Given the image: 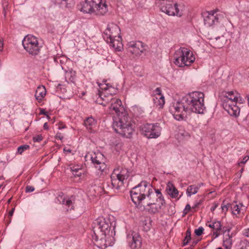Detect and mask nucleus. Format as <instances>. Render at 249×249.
<instances>
[{"mask_svg":"<svg viewBox=\"0 0 249 249\" xmlns=\"http://www.w3.org/2000/svg\"><path fill=\"white\" fill-rule=\"evenodd\" d=\"M112 227L113 230L114 226L112 225L109 219L103 217H99L93 222L92 228L93 234L92 235V237L95 242V245L99 248L105 249L111 246V243L107 239L109 237Z\"/></svg>","mask_w":249,"mask_h":249,"instance_id":"nucleus-1","label":"nucleus"},{"mask_svg":"<svg viewBox=\"0 0 249 249\" xmlns=\"http://www.w3.org/2000/svg\"><path fill=\"white\" fill-rule=\"evenodd\" d=\"M116 116L112 124L114 131L126 138H130L134 132V125L127 110H115Z\"/></svg>","mask_w":249,"mask_h":249,"instance_id":"nucleus-2","label":"nucleus"},{"mask_svg":"<svg viewBox=\"0 0 249 249\" xmlns=\"http://www.w3.org/2000/svg\"><path fill=\"white\" fill-rule=\"evenodd\" d=\"M152 189L151 184L145 181H142L130 191L132 201L138 209L142 210L145 209L147 197L149 196Z\"/></svg>","mask_w":249,"mask_h":249,"instance_id":"nucleus-3","label":"nucleus"},{"mask_svg":"<svg viewBox=\"0 0 249 249\" xmlns=\"http://www.w3.org/2000/svg\"><path fill=\"white\" fill-rule=\"evenodd\" d=\"M166 206V201L160 189L152 188L147 201L145 209L150 214L160 213Z\"/></svg>","mask_w":249,"mask_h":249,"instance_id":"nucleus-4","label":"nucleus"},{"mask_svg":"<svg viewBox=\"0 0 249 249\" xmlns=\"http://www.w3.org/2000/svg\"><path fill=\"white\" fill-rule=\"evenodd\" d=\"M204 98V94L201 92L189 93L174 104L175 109H205Z\"/></svg>","mask_w":249,"mask_h":249,"instance_id":"nucleus-5","label":"nucleus"},{"mask_svg":"<svg viewBox=\"0 0 249 249\" xmlns=\"http://www.w3.org/2000/svg\"><path fill=\"white\" fill-rule=\"evenodd\" d=\"M77 7L84 13H93L98 16L104 15L107 12V5L103 0H85Z\"/></svg>","mask_w":249,"mask_h":249,"instance_id":"nucleus-6","label":"nucleus"},{"mask_svg":"<svg viewBox=\"0 0 249 249\" xmlns=\"http://www.w3.org/2000/svg\"><path fill=\"white\" fill-rule=\"evenodd\" d=\"M120 32V29L117 25L114 23L109 24L104 32V38L114 48H119L122 45L120 41L121 40Z\"/></svg>","mask_w":249,"mask_h":249,"instance_id":"nucleus-7","label":"nucleus"},{"mask_svg":"<svg viewBox=\"0 0 249 249\" xmlns=\"http://www.w3.org/2000/svg\"><path fill=\"white\" fill-rule=\"evenodd\" d=\"M174 57L175 64L180 67L190 66L195 60L193 53L188 49L184 47H181L176 51Z\"/></svg>","mask_w":249,"mask_h":249,"instance_id":"nucleus-8","label":"nucleus"},{"mask_svg":"<svg viewBox=\"0 0 249 249\" xmlns=\"http://www.w3.org/2000/svg\"><path fill=\"white\" fill-rule=\"evenodd\" d=\"M129 172L127 169L118 167L113 170L110 178L112 187L118 190L124 184V181L129 177Z\"/></svg>","mask_w":249,"mask_h":249,"instance_id":"nucleus-9","label":"nucleus"},{"mask_svg":"<svg viewBox=\"0 0 249 249\" xmlns=\"http://www.w3.org/2000/svg\"><path fill=\"white\" fill-rule=\"evenodd\" d=\"M22 43L24 49L30 54L35 56L39 54L41 47L39 46L36 37L31 35H27L23 39Z\"/></svg>","mask_w":249,"mask_h":249,"instance_id":"nucleus-10","label":"nucleus"},{"mask_svg":"<svg viewBox=\"0 0 249 249\" xmlns=\"http://www.w3.org/2000/svg\"><path fill=\"white\" fill-rule=\"evenodd\" d=\"M141 133L148 139H156L161 134V127L159 124H146L140 127Z\"/></svg>","mask_w":249,"mask_h":249,"instance_id":"nucleus-11","label":"nucleus"},{"mask_svg":"<svg viewBox=\"0 0 249 249\" xmlns=\"http://www.w3.org/2000/svg\"><path fill=\"white\" fill-rule=\"evenodd\" d=\"M225 102L223 103L224 109H233V107H236L237 102L240 98V101H241V98L239 96V94L236 91H230L227 92L225 95Z\"/></svg>","mask_w":249,"mask_h":249,"instance_id":"nucleus-12","label":"nucleus"},{"mask_svg":"<svg viewBox=\"0 0 249 249\" xmlns=\"http://www.w3.org/2000/svg\"><path fill=\"white\" fill-rule=\"evenodd\" d=\"M162 12L169 16H175L180 17L182 15V11H180L178 7V4L172 1H167L165 5L161 6Z\"/></svg>","mask_w":249,"mask_h":249,"instance_id":"nucleus-13","label":"nucleus"},{"mask_svg":"<svg viewBox=\"0 0 249 249\" xmlns=\"http://www.w3.org/2000/svg\"><path fill=\"white\" fill-rule=\"evenodd\" d=\"M127 242L131 249H138L141 247V239L139 234L134 231H130L127 235Z\"/></svg>","mask_w":249,"mask_h":249,"instance_id":"nucleus-14","label":"nucleus"},{"mask_svg":"<svg viewBox=\"0 0 249 249\" xmlns=\"http://www.w3.org/2000/svg\"><path fill=\"white\" fill-rule=\"evenodd\" d=\"M90 160L95 167L102 173L104 172L106 169L107 165L105 163L104 156L102 154L94 153L91 156Z\"/></svg>","mask_w":249,"mask_h":249,"instance_id":"nucleus-15","label":"nucleus"},{"mask_svg":"<svg viewBox=\"0 0 249 249\" xmlns=\"http://www.w3.org/2000/svg\"><path fill=\"white\" fill-rule=\"evenodd\" d=\"M204 24L207 27H210L217 24L219 22V18L216 12L213 11L203 13Z\"/></svg>","mask_w":249,"mask_h":249,"instance_id":"nucleus-16","label":"nucleus"},{"mask_svg":"<svg viewBox=\"0 0 249 249\" xmlns=\"http://www.w3.org/2000/svg\"><path fill=\"white\" fill-rule=\"evenodd\" d=\"M128 50L135 56H139L144 53L145 49L143 48L142 43L141 41H137L130 43L128 46Z\"/></svg>","mask_w":249,"mask_h":249,"instance_id":"nucleus-17","label":"nucleus"},{"mask_svg":"<svg viewBox=\"0 0 249 249\" xmlns=\"http://www.w3.org/2000/svg\"><path fill=\"white\" fill-rule=\"evenodd\" d=\"M155 96L153 98L154 105L156 107L160 109L163 107L165 104L164 96L161 93L160 88H157L154 91Z\"/></svg>","mask_w":249,"mask_h":249,"instance_id":"nucleus-18","label":"nucleus"},{"mask_svg":"<svg viewBox=\"0 0 249 249\" xmlns=\"http://www.w3.org/2000/svg\"><path fill=\"white\" fill-rule=\"evenodd\" d=\"M230 208L232 215L236 217H239L244 215L245 207L241 203L237 204L232 203L230 204Z\"/></svg>","mask_w":249,"mask_h":249,"instance_id":"nucleus-19","label":"nucleus"},{"mask_svg":"<svg viewBox=\"0 0 249 249\" xmlns=\"http://www.w3.org/2000/svg\"><path fill=\"white\" fill-rule=\"evenodd\" d=\"M99 86L100 89L105 91L107 94L113 95L116 94L117 93V89L112 87L109 83L100 84Z\"/></svg>","mask_w":249,"mask_h":249,"instance_id":"nucleus-20","label":"nucleus"},{"mask_svg":"<svg viewBox=\"0 0 249 249\" xmlns=\"http://www.w3.org/2000/svg\"><path fill=\"white\" fill-rule=\"evenodd\" d=\"M46 93V89L43 86H39L36 89L35 96L39 103L41 102Z\"/></svg>","mask_w":249,"mask_h":249,"instance_id":"nucleus-21","label":"nucleus"},{"mask_svg":"<svg viewBox=\"0 0 249 249\" xmlns=\"http://www.w3.org/2000/svg\"><path fill=\"white\" fill-rule=\"evenodd\" d=\"M225 43V39L223 36L217 37L213 39H212L211 43L213 46L215 48H221Z\"/></svg>","mask_w":249,"mask_h":249,"instance_id":"nucleus-22","label":"nucleus"},{"mask_svg":"<svg viewBox=\"0 0 249 249\" xmlns=\"http://www.w3.org/2000/svg\"><path fill=\"white\" fill-rule=\"evenodd\" d=\"M166 191L170 196L172 198H176L178 195V191L176 187L171 183H168L167 186Z\"/></svg>","mask_w":249,"mask_h":249,"instance_id":"nucleus-23","label":"nucleus"},{"mask_svg":"<svg viewBox=\"0 0 249 249\" xmlns=\"http://www.w3.org/2000/svg\"><path fill=\"white\" fill-rule=\"evenodd\" d=\"M172 113L174 118L178 121L183 120L186 117V110H175Z\"/></svg>","mask_w":249,"mask_h":249,"instance_id":"nucleus-24","label":"nucleus"},{"mask_svg":"<svg viewBox=\"0 0 249 249\" xmlns=\"http://www.w3.org/2000/svg\"><path fill=\"white\" fill-rule=\"evenodd\" d=\"M66 81L69 82H74L75 78V72L72 70L67 71L65 72Z\"/></svg>","mask_w":249,"mask_h":249,"instance_id":"nucleus-25","label":"nucleus"},{"mask_svg":"<svg viewBox=\"0 0 249 249\" xmlns=\"http://www.w3.org/2000/svg\"><path fill=\"white\" fill-rule=\"evenodd\" d=\"M198 192V187L196 185H191L188 187L186 190L187 196L190 197L192 195L196 194Z\"/></svg>","mask_w":249,"mask_h":249,"instance_id":"nucleus-26","label":"nucleus"},{"mask_svg":"<svg viewBox=\"0 0 249 249\" xmlns=\"http://www.w3.org/2000/svg\"><path fill=\"white\" fill-rule=\"evenodd\" d=\"M206 225L216 231H221L222 230V225L220 221H214L209 224L207 223Z\"/></svg>","mask_w":249,"mask_h":249,"instance_id":"nucleus-27","label":"nucleus"},{"mask_svg":"<svg viewBox=\"0 0 249 249\" xmlns=\"http://www.w3.org/2000/svg\"><path fill=\"white\" fill-rule=\"evenodd\" d=\"M62 204L68 207V211L73 210V203L71 198H64L61 202Z\"/></svg>","mask_w":249,"mask_h":249,"instance_id":"nucleus-28","label":"nucleus"},{"mask_svg":"<svg viewBox=\"0 0 249 249\" xmlns=\"http://www.w3.org/2000/svg\"><path fill=\"white\" fill-rule=\"evenodd\" d=\"M95 120L92 117L87 118L84 122L85 126L87 127V129H90L91 127L95 125Z\"/></svg>","mask_w":249,"mask_h":249,"instance_id":"nucleus-29","label":"nucleus"},{"mask_svg":"<svg viewBox=\"0 0 249 249\" xmlns=\"http://www.w3.org/2000/svg\"><path fill=\"white\" fill-rule=\"evenodd\" d=\"M232 245V239L231 237L229 236L223 240V246L226 249H230Z\"/></svg>","mask_w":249,"mask_h":249,"instance_id":"nucleus-30","label":"nucleus"},{"mask_svg":"<svg viewBox=\"0 0 249 249\" xmlns=\"http://www.w3.org/2000/svg\"><path fill=\"white\" fill-rule=\"evenodd\" d=\"M239 246V249H249V242L247 239L241 240Z\"/></svg>","mask_w":249,"mask_h":249,"instance_id":"nucleus-31","label":"nucleus"},{"mask_svg":"<svg viewBox=\"0 0 249 249\" xmlns=\"http://www.w3.org/2000/svg\"><path fill=\"white\" fill-rule=\"evenodd\" d=\"M191 239V232L190 229H188L186 232V236L183 240L184 245H187Z\"/></svg>","mask_w":249,"mask_h":249,"instance_id":"nucleus-32","label":"nucleus"},{"mask_svg":"<svg viewBox=\"0 0 249 249\" xmlns=\"http://www.w3.org/2000/svg\"><path fill=\"white\" fill-rule=\"evenodd\" d=\"M231 116L237 117L240 114V110H225Z\"/></svg>","mask_w":249,"mask_h":249,"instance_id":"nucleus-33","label":"nucleus"},{"mask_svg":"<svg viewBox=\"0 0 249 249\" xmlns=\"http://www.w3.org/2000/svg\"><path fill=\"white\" fill-rule=\"evenodd\" d=\"M29 148V145L27 144L22 145L18 148V153L19 154H21L24 151L28 149Z\"/></svg>","mask_w":249,"mask_h":249,"instance_id":"nucleus-34","label":"nucleus"},{"mask_svg":"<svg viewBox=\"0 0 249 249\" xmlns=\"http://www.w3.org/2000/svg\"><path fill=\"white\" fill-rule=\"evenodd\" d=\"M203 231L204 229L200 227L195 230V233L197 236H200L203 233Z\"/></svg>","mask_w":249,"mask_h":249,"instance_id":"nucleus-35","label":"nucleus"},{"mask_svg":"<svg viewBox=\"0 0 249 249\" xmlns=\"http://www.w3.org/2000/svg\"><path fill=\"white\" fill-rule=\"evenodd\" d=\"M179 134L185 139H188L191 137L190 133L185 131L179 132Z\"/></svg>","mask_w":249,"mask_h":249,"instance_id":"nucleus-36","label":"nucleus"},{"mask_svg":"<svg viewBox=\"0 0 249 249\" xmlns=\"http://www.w3.org/2000/svg\"><path fill=\"white\" fill-rule=\"evenodd\" d=\"M230 203H228L227 205H223L222 204L221 205V209L223 212L225 213H226V212L228 211L229 208H230Z\"/></svg>","mask_w":249,"mask_h":249,"instance_id":"nucleus-37","label":"nucleus"},{"mask_svg":"<svg viewBox=\"0 0 249 249\" xmlns=\"http://www.w3.org/2000/svg\"><path fill=\"white\" fill-rule=\"evenodd\" d=\"M33 140L34 142H40L43 140V137L40 135H37L34 137Z\"/></svg>","mask_w":249,"mask_h":249,"instance_id":"nucleus-38","label":"nucleus"},{"mask_svg":"<svg viewBox=\"0 0 249 249\" xmlns=\"http://www.w3.org/2000/svg\"><path fill=\"white\" fill-rule=\"evenodd\" d=\"M25 190L26 192H32L35 190V188L32 186H27Z\"/></svg>","mask_w":249,"mask_h":249,"instance_id":"nucleus-39","label":"nucleus"},{"mask_svg":"<svg viewBox=\"0 0 249 249\" xmlns=\"http://www.w3.org/2000/svg\"><path fill=\"white\" fill-rule=\"evenodd\" d=\"M191 209V206L189 204H187L185 206V208L184 210V213L185 214H186L188 211H189Z\"/></svg>","mask_w":249,"mask_h":249,"instance_id":"nucleus-40","label":"nucleus"},{"mask_svg":"<svg viewBox=\"0 0 249 249\" xmlns=\"http://www.w3.org/2000/svg\"><path fill=\"white\" fill-rule=\"evenodd\" d=\"M243 234L245 236L249 237V228L245 229Z\"/></svg>","mask_w":249,"mask_h":249,"instance_id":"nucleus-41","label":"nucleus"},{"mask_svg":"<svg viewBox=\"0 0 249 249\" xmlns=\"http://www.w3.org/2000/svg\"><path fill=\"white\" fill-rule=\"evenodd\" d=\"M102 99V94L100 93L99 95V97L97 98V100H96V102L97 103L99 104H100V105H103V103L101 102V100Z\"/></svg>","mask_w":249,"mask_h":249,"instance_id":"nucleus-42","label":"nucleus"},{"mask_svg":"<svg viewBox=\"0 0 249 249\" xmlns=\"http://www.w3.org/2000/svg\"><path fill=\"white\" fill-rule=\"evenodd\" d=\"M40 114H44L47 116V117L48 119H50V117L48 115V112L46 111L45 110H40V112L39 113Z\"/></svg>","mask_w":249,"mask_h":249,"instance_id":"nucleus-43","label":"nucleus"},{"mask_svg":"<svg viewBox=\"0 0 249 249\" xmlns=\"http://www.w3.org/2000/svg\"><path fill=\"white\" fill-rule=\"evenodd\" d=\"M201 203V200H200L199 201L196 202L194 205L193 206V208L195 209L196 208L198 207L199 205Z\"/></svg>","mask_w":249,"mask_h":249,"instance_id":"nucleus-44","label":"nucleus"},{"mask_svg":"<svg viewBox=\"0 0 249 249\" xmlns=\"http://www.w3.org/2000/svg\"><path fill=\"white\" fill-rule=\"evenodd\" d=\"M249 159V156H245L243 158V159L242 161L241 162V163L244 164V163H245L248 161V160Z\"/></svg>","mask_w":249,"mask_h":249,"instance_id":"nucleus-45","label":"nucleus"},{"mask_svg":"<svg viewBox=\"0 0 249 249\" xmlns=\"http://www.w3.org/2000/svg\"><path fill=\"white\" fill-rule=\"evenodd\" d=\"M219 231H215L213 232V236L214 237V238H216L219 235L220 233H219Z\"/></svg>","mask_w":249,"mask_h":249,"instance_id":"nucleus-46","label":"nucleus"},{"mask_svg":"<svg viewBox=\"0 0 249 249\" xmlns=\"http://www.w3.org/2000/svg\"><path fill=\"white\" fill-rule=\"evenodd\" d=\"M3 42L1 38H0V51H2L3 50Z\"/></svg>","mask_w":249,"mask_h":249,"instance_id":"nucleus-47","label":"nucleus"},{"mask_svg":"<svg viewBox=\"0 0 249 249\" xmlns=\"http://www.w3.org/2000/svg\"><path fill=\"white\" fill-rule=\"evenodd\" d=\"M115 104H117L120 107L122 105V101L119 99H117L116 100Z\"/></svg>","mask_w":249,"mask_h":249,"instance_id":"nucleus-48","label":"nucleus"},{"mask_svg":"<svg viewBox=\"0 0 249 249\" xmlns=\"http://www.w3.org/2000/svg\"><path fill=\"white\" fill-rule=\"evenodd\" d=\"M14 211H15V208H13L11 211L9 212V216H12L13 215V213H14Z\"/></svg>","mask_w":249,"mask_h":249,"instance_id":"nucleus-49","label":"nucleus"},{"mask_svg":"<svg viewBox=\"0 0 249 249\" xmlns=\"http://www.w3.org/2000/svg\"><path fill=\"white\" fill-rule=\"evenodd\" d=\"M56 138L59 139L60 140H62L63 138V137L61 136L60 133H57L56 135Z\"/></svg>","mask_w":249,"mask_h":249,"instance_id":"nucleus-50","label":"nucleus"},{"mask_svg":"<svg viewBox=\"0 0 249 249\" xmlns=\"http://www.w3.org/2000/svg\"><path fill=\"white\" fill-rule=\"evenodd\" d=\"M54 61L55 62H58V61H59L60 62L61 61V60L60 59L59 57H54Z\"/></svg>","mask_w":249,"mask_h":249,"instance_id":"nucleus-51","label":"nucleus"},{"mask_svg":"<svg viewBox=\"0 0 249 249\" xmlns=\"http://www.w3.org/2000/svg\"><path fill=\"white\" fill-rule=\"evenodd\" d=\"M217 204H215L214 206H212L211 208V211H214L215 210V209H216V208L217 207Z\"/></svg>","mask_w":249,"mask_h":249,"instance_id":"nucleus-52","label":"nucleus"},{"mask_svg":"<svg viewBox=\"0 0 249 249\" xmlns=\"http://www.w3.org/2000/svg\"><path fill=\"white\" fill-rule=\"evenodd\" d=\"M203 185H204V184L203 183H200L198 184L197 185H196V187H198V190Z\"/></svg>","mask_w":249,"mask_h":249,"instance_id":"nucleus-53","label":"nucleus"},{"mask_svg":"<svg viewBox=\"0 0 249 249\" xmlns=\"http://www.w3.org/2000/svg\"><path fill=\"white\" fill-rule=\"evenodd\" d=\"M43 127H44V128L45 129H48V126L47 123H45L44 124Z\"/></svg>","mask_w":249,"mask_h":249,"instance_id":"nucleus-54","label":"nucleus"},{"mask_svg":"<svg viewBox=\"0 0 249 249\" xmlns=\"http://www.w3.org/2000/svg\"><path fill=\"white\" fill-rule=\"evenodd\" d=\"M195 112L196 113H198V114H203L204 113L203 110L202 111H200V110H196Z\"/></svg>","mask_w":249,"mask_h":249,"instance_id":"nucleus-55","label":"nucleus"},{"mask_svg":"<svg viewBox=\"0 0 249 249\" xmlns=\"http://www.w3.org/2000/svg\"><path fill=\"white\" fill-rule=\"evenodd\" d=\"M230 229H227V230H223V233H225L227 231H228V232L230 231Z\"/></svg>","mask_w":249,"mask_h":249,"instance_id":"nucleus-56","label":"nucleus"},{"mask_svg":"<svg viewBox=\"0 0 249 249\" xmlns=\"http://www.w3.org/2000/svg\"><path fill=\"white\" fill-rule=\"evenodd\" d=\"M112 109H118V107L117 106H113L112 107Z\"/></svg>","mask_w":249,"mask_h":249,"instance_id":"nucleus-57","label":"nucleus"},{"mask_svg":"<svg viewBox=\"0 0 249 249\" xmlns=\"http://www.w3.org/2000/svg\"><path fill=\"white\" fill-rule=\"evenodd\" d=\"M75 175H77L78 177H80L81 175V173H80L79 174H75Z\"/></svg>","mask_w":249,"mask_h":249,"instance_id":"nucleus-58","label":"nucleus"},{"mask_svg":"<svg viewBox=\"0 0 249 249\" xmlns=\"http://www.w3.org/2000/svg\"><path fill=\"white\" fill-rule=\"evenodd\" d=\"M79 170V169H75V170H73V171H75L76 172H78Z\"/></svg>","mask_w":249,"mask_h":249,"instance_id":"nucleus-59","label":"nucleus"},{"mask_svg":"<svg viewBox=\"0 0 249 249\" xmlns=\"http://www.w3.org/2000/svg\"><path fill=\"white\" fill-rule=\"evenodd\" d=\"M133 107H136V108L138 107L137 105L134 106Z\"/></svg>","mask_w":249,"mask_h":249,"instance_id":"nucleus-60","label":"nucleus"},{"mask_svg":"<svg viewBox=\"0 0 249 249\" xmlns=\"http://www.w3.org/2000/svg\"><path fill=\"white\" fill-rule=\"evenodd\" d=\"M59 197H60L62 198V196H60V195H59L58 196V198H59Z\"/></svg>","mask_w":249,"mask_h":249,"instance_id":"nucleus-61","label":"nucleus"},{"mask_svg":"<svg viewBox=\"0 0 249 249\" xmlns=\"http://www.w3.org/2000/svg\"><path fill=\"white\" fill-rule=\"evenodd\" d=\"M71 150L70 149L68 150V152H71Z\"/></svg>","mask_w":249,"mask_h":249,"instance_id":"nucleus-62","label":"nucleus"},{"mask_svg":"<svg viewBox=\"0 0 249 249\" xmlns=\"http://www.w3.org/2000/svg\"><path fill=\"white\" fill-rule=\"evenodd\" d=\"M2 178H3V177H2V176H1V177H0V179H2Z\"/></svg>","mask_w":249,"mask_h":249,"instance_id":"nucleus-63","label":"nucleus"},{"mask_svg":"<svg viewBox=\"0 0 249 249\" xmlns=\"http://www.w3.org/2000/svg\"><path fill=\"white\" fill-rule=\"evenodd\" d=\"M216 249H223L219 247V248H217Z\"/></svg>","mask_w":249,"mask_h":249,"instance_id":"nucleus-64","label":"nucleus"}]
</instances>
